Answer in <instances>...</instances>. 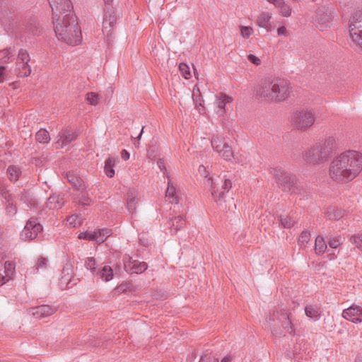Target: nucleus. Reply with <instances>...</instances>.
<instances>
[{"mask_svg":"<svg viewBox=\"0 0 362 362\" xmlns=\"http://www.w3.org/2000/svg\"><path fill=\"white\" fill-rule=\"evenodd\" d=\"M47 259L45 257H40L35 264V270L45 269L47 267Z\"/></svg>","mask_w":362,"mask_h":362,"instance_id":"3c124183","label":"nucleus"},{"mask_svg":"<svg viewBox=\"0 0 362 362\" xmlns=\"http://www.w3.org/2000/svg\"><path fill=\"white\" fill-rule=\"evenodd\" d=\"M204 177L207 178L206 185L210 187L214 201L218 206L223 208L226 202V194L233 186L231 180L225 177H219V182H217V180L215 181L212 177L209 176V174L204 175Z\"/></svg>","mask_w":362,"mask_h":362,"instance_id":"39448f33","label":"nucleus"},{"mask_svg":"<svg viewBox=\"0 0 362 362\" xmlns=\"http://www.w3.org/2000/svg\"><path fill=\"white\" fill-rule=\"evenodd\" d=\"M4 246V234L1 228H0V248H2Z\"/></svg>","mask_w":362,"mask_h":362,"instance_id":"e2e57ef3","label":"nucleus"},{"mask_svg":"<svg viewBox=\"0 0 362 362\" xmlns=\"http://www.w3.org/2000/svg\"><path fill=\"white\" fill-rule=\"evenodd\" d=\"M100 278L105 281H109L113 278V270L111 267L108 265L104 266L98 272Z\"/></svg>","mask_w":362,"mask_h":362,"instance_id":"c9c22d12","label":"nucleus"},{"mask_svg":"<svg viewBox=\"0 0 362 362\" xmlns=\"http://www.w3.org/2000/svg\"><path fill=\"white\" fill-rule=\"evenodd\" d=\"M139 201V193L134 189H130L127 193V206L129 213L134 214L136 209V204Z\"/></svg>","mask_w":362,"mask_h":362,"instance_id":"5701e85b","label":"nucleus"},{"mask_svg":"<svg viewBox=\"0 0 362 362\" xmlns=\"http://www.w3.org/2000/svg\"><path fill=\"white\" fill-rule=\"evenodd\" d=\"M64 205V199L62 196L57 194L51 195L46 202V208L54 210L61 209Z\"/></svg>","mask_w":362,"mask_h":362,"instance_id":"4be33fe9","label":"nucleus"},{"mask_svg":"<svg viewBox=\"0 0 362 362\" xmlns=\"http://www.w3.org/2000/svg\"><path fill=\"white\" fill-rule=\"evenodd\" d=\"M30 61V55L26 49H21L18 51L16 62V72L19 77L28 76L31 73V67L28 64Z\"/></svg>","mask_w":362,"mask_h":362,"instance_id":"9b49d317","label":"nucleus"},{"mask_svg":"<svg viewBox=\"0 0 362 362\" xmlns=\"http://www.w3.org/2000/svg\"><path fill=\"white\" fill-rule=\"evenodd\" d=\"M86 267L94 273L96 272V263L93 257H88L85 262Z\"/></svg>","mask_w":362,"mask_h":362,"instance_id":"09e8293b","label":"nucleus"},{"mask_svg":"<svg viewBox=\"0 0 362 362\" xmlns=\"http://www.w3.org/2000/svg\"><path fill=\"white\" fill-rule=\"evenodd\" d=\"M315 119V112L303 109L294 112L291 115V122L296 129L305 131L313 125Z\"/></svg>","mask_w":362,"mask_h":362,"instance_id":"423d86ee","label":"nucleus"},{"mask_svg":"<svg viewBox=\"0 0 362 362\" xmlns=\"http://www.w3.org/2000/svg\"><path fill=\"white\" fill-rule=\"evenodd\" d=\"M157 165L160 168V170L162 172H163L164 175H165L168 178H170V175H169V174L167 172V169H166V167H165V163L164 159L159 158L157 160Z\"/></svg>","mask_w":362,"mask_h":362,"instance_id":"864d4df0","label":"nucleus"},{"mask_svg":"<svg viewBox=\"0 0 362 362\" xmlns=\"http://www.w3.org/2000/svg\"><path fill=\"white\" fill-rule=\"evenodd\" d=\"M130 154L127 150H122L121 151V157L124 160H127L129 158Z\"/></svg>","mask_w":362,"mask_h":362,"instance_id":"680f3d73","label":"nucleus"},{"mask_svg":"<svg viewBox=\"0 0 362 362\" xmlns=\"http://www.w3.org/2000/svg\"><path fill=\"white\" fill-rule=\"evenodd\" d=\"M52 11V17H59L73 13L70 0H47Z\"/></svg>","mask_w":362,"mask_h":362,"instance_id":"4468645a","label":"nucleus"},{"mask_svg":"<svg viewBox=\"0 0 362 362\" xmlns=\"http://www.w3.org/2000/svg\"><path fill=\"white\" fill-rule=\"evenodd\" d=\"M276 179V182L284 191L294 192L296 189L297 180L295 176L286 172L280 167L272 169L271 172Z\"/></svg>","mask_w":362,"mask_h":362,"instance_id":"6e6552de","label":"nucleus"},{"mask_svg":"<svg viewBox=\"0 0 362 362\" xmlns=\"http://www.w3.org/2000/svg\"><path fill=\"white\" fill-rule=\"evenodd\" d=\"M354 362H362V357H356Z\"/></svg>","mask_w":362,"mask_h":362,"instance_id":"774afa93","label":"nucleus"},{"mask_svg":"<svg viewBox=\"0 0 362 362\" xmlns=\"http://www.w3.org/2000/svg\"><path fill=\"white\" fill-rule=\"evenodd\" d=\"M21 200L30 207L35 205V200L28 192L24 191L21 193Z\"/></svg>","mask_w":362,"mask_h":362,"instance_id":"79ce46f5","label":"nucleus"},{"mask_svg":"<svg viewBox=\"0 0 362 362\" xmlns=\"http://www.w3.org/2000/svg\"><path fill=\"white\" fill-rule=\"evenodd\" d=\"M97 231H101L100 238H98V243H100L104 242L110 235V230L109 229H98Z\"/></svg>","mask_w":362,"mask_h":362,"instance_id":"6e6d98bb","label":"nucleus"},{"mask_svg":"<svg viewBox=\"0 0 362 362\" xmlns=\"http://www.w3.org/2000/svg\"><path fill=\"white\" fill-rule=\"evenodd\" d=\"M171 234H175L179 230L185 226V220L183 216H177L168 221Z\"/></svg>","mask_w":362,"mask_h":362,"instance_id":"b1692460","label":"nucleus"},{"mask_svg":"<svg viewBox=\"0 0 362 362\" xmlns=\"http://www.w3.org/2000/svg\"><path fill=\"white\" fill-rule=\"evenodd\" d=\"M15 270L13 264L11 262H5L4 263L0 259V286L4 285L8 281Z\"/></svg>","mask_w":362,"mask_h":362,"instance_id":"a211bd4d","label":"nucleus"},{"mask_svg":"<svg viewBox=\"0 0 362 362\" xmlns=\"http://www.w3.org/2000/svg\"><path fill=\"white\" fill-rule=\"evenodd\" d=\"M290 83L281 78H266L257 90V96L269 103L287 100L291 93Z\"/></svg>","mask_w":362,"mask_h":362,"instance_id":"7ed1b4c3","label":"nucleus"},{"mask_svg":"<svg viewBox=\"0 0 362 362\" xmlns=\"http://www.w3.org/2000/svg\"><path fill=\"white\" fill-rule=\"evenodd\" d=\"M5 67L4 66H0V83L3 82L4 80V70Z\"/></svg>","mask_w":362,"mask_h":362,"instance_id":"0e129e2a","label":"nucleus"},{"mask_svg":"<svg viewBox=\"0 0 362 362\" xmlns=\"http://www.w3.org/2000/svg\"><path fill=\"white\" fill-rule=\"evenodd\" d=\"M344 215V211L335 207H330L327 211V216L329 219L339 220Z\"/></svg>","mask_w":362,"mask_h":362,"instance_id":"f704fd0d","label":"nucleus"},{"mask_svg":"<svg viewBox=\"0 0 362 362\" xmlns=\"http://www.w3.org/2000/svg\"><path fill=\"white\" fill-rule=\"evenodd\" d=\"M199 362H218V358L210 354H204L202 356Z\"/></svg>","mask_w":362,"mask_h":362,"instance_id":"4d7b16f0","label":"nucleus"},{"mask_svg":"<svg viewBox=\"0 0 362 362\" xmlns=\"http://www.w3.org/2000/svg\"><path fill=\"white\" fill-rule=\"evenodd\" d=\"M2 195H3L4 198L8 202V205L6 208L7 214L10 216H13V215L16 214V211H17L16 207L13 203L10 202V201L11 199V194L8 192H4L2 193Z\"/></svg>","mask_w":362,"mask_h":362,"instance_id":"58836bf2","label":"nucleus"},{"mask_svg":"<svg viewBox=\"0 0 362 362\" xmlns=\"http://www.w3.org/2000/svg\"><path fill=\"white\" fill-rule=\"evenodd\" d=\"M25 30L32 35H40L42 33V28L35 18L28 21L25 25Z\"/></svg>","mask_w":362,"mask_h":362,"instance_id":"a878e982","label":"nucleus"},{"mask_svg":"<svg viewBox=\"0 0 362 362\" xmlns=\"http://www.w3.org/2000/svg\"><path fill=\"white\" fill-rule=\"evenodd\" d=\"M74 276V267L71 262L69 260L64 264L62 272V276L59 279V286L62 290L72 287L74 284H71Z\"/></svg>","mask_w":362,"mask_h":362,"instance_id":"2eb2a0df","label":"nucleus"},{"mask_svg":"<svg viewBox=\"0 0 362 362\" xmlns=\"http://www.w3.org/2000/svg\"><path fill=\"white\" fill-rule=\"evenodd\" d=\"M277 34H278V35L287 36L288 35V31H287L286 28L285 26H284V25L280 26L277 29Z\"/></svg>","mask_w":362,"mask_h":362,"instance_id":"052dcab7","label":"nucleus"},{"mask_svg":"<svg viewBox=\"0 0 362 362\" xmlns=\"http://www.w3.org/2000/svg\"><path fill=\"white\" fill-rule=\"evenodd\" d=\"M334 8L332 4H326L319 6L315 12L314 22L320 30H325L329 27L334 18Z\"/></svg>","mask_w":362,"mask_h":362,"instance_id":"0eeeda50","label":"nucleus"},{"mask_svg":"<svg viewBox=\"0 0 362 362\" xmlns=\"http://www.w3.org/2000/svg\"><path fill=\"white\" fill-rule=\"evenodd\" d=\"M305 312L307 317L317 320L320 317V310L315 305H309L305 308Z\"/></svg>","mask_w":362,"mask_h":362,"instance_id":"2f4dec72","label":"nucleus"},{"mask_svg":"<svg viewBox=\"0 0 362 362\" xmlns=\"http://www.w3.org/2000/svg\"><path fill=\"white\" fill-rule=\"evenodd\" d=\"M232 361V356H227L224 357L221 362H231Z\"/></svg>","mask_w":362,"mask_h":362,"instance_id":"69168bd1","label":"nucleus"},{"mask_svg":"<svg viewBox=\"0 0 362 362\" xmlns=\"http://www.w3.org/2000/svg\"><path fill=\"white\" fill-rule=\"evenodd\" d=\"M213 148L225 160H230L233 158V152L231 147L224 141L220 136H214L211 139Z\"/></svg>","mask_w":362,"mask_h":362,"instance_id":"ddd939ff","label":"nucleus"},{"mask_svg":"<svg viewBox=\"0 0 362 362\" xmlns=\"http://www.w3.org/2000/svg\"><path fill=\"white\" fill-rule=\"evenodd\" d=\"M270 4H274L279 8V12L284 17H288L291 15V7L286 4L284 0H267Z\"/></svg>","mask_w":362,"mask_h":362,"instance_id":"393cba45","label":"nucleus"},{"mask_svg":"<svg viewBox=\"0 0 362 362\" xmlns=\"http://www.w3.org/2000/svg\"><path fill=\"white\" fill-rule=\"evenodd\" d=\"M284 308L282 306H279L276 310H274L272 313H269L268 317H266V322L272 329L273 334L276 332V320L278 321V315H281L280 309Z\"/></svg>","mask_w":362,"mask_h":362,"instance_id":"cd10ccee","label":"nucleus"},{"mask_svg":"<svg viewBox=\"0 0 362 362\" xmlns=\"http://www.w3.org/2000/svg\"><path fill=\"white\" fill-rule=\"evenodd\" d=\"M281 315H278V322L282 328L290 334H295V328L291 319V313L286 308L280 309Z\"/></svg>","mask_w":362,"mask_h":362,"instance_id":"f3484780","label":"nucleus"},{"mask_svg":"<svg viewBox=\"0 0 362 362\" xmlns=\"http://www.w3.org/2000/svg\"><path fill=\"white\" fill-rule=\"evenodd\" d=\"M342 243L341 237L337 236L329 239L328 245L330 247L336 249Z\"/></svg>","mask_w":362,"mask_h":362,"instance_id":"8fccbe9b","label":"nucleus"},{"mask_svg":"<svg viewBox=\"0 0 362 362\" xmlns=\"http://www.w3.org/2000/svg\"><path fill=\"white\" fill-rule=\"evenodd\" d=\"M342 317L354 323L362 322V308L358 305H352L344 309L342 312Z\"/></svg>","mask_w":362,"mask_h":362,"instance_id":"dca6fc26","label":"nucleus"},{"mask_svg":"<svg viewBox=\"0 0 362 362\" xmlns=\"http://www.w3.org/2000/svg\"><path fill=\"white\" fill-rule=\"evenodd\" d=\"M271 18L272 15L269 13H262L257 17V23L260 28H264L267 32H271L272 30Z\"/></svg>","mask_w":362,"mask_h":362,"instance_id":"bb28decb","label":"nucleus"},{"mask_svg":"<svg viewBox=\"0 0 362 362\" xmlns=\"http://www.w3.org/2000/svg\"><path fill=\"white\" fill-rule=\"evenodd\" d=\"M67 221L73 227H77L81 225V220L78 215H72L68 218Z\"/></svg>","mask_w":362,"mask_h":362,"instance_id":"603ef678","label":"nucleus"},{"mask_svg":"<svg viewBox=\"0 0 362 362\" xmlns=\"http://www.w3.org/2000/svg\"><path fill=\"white\" fill-rule=\"evenodd\" d=\"M79 203L83 206H88L91 203V199L86 194H83L80 197Z\"/></svg>","mask_w":362,"mask_h":362,"instance_id":"bf43d9fd","label":"nucleus"},{"mask_svg":"<svg viewBox=\"0 0 362 362\" xmlns=\"http://www.w3.org/2000/svg\"><path fill=\"white\" fill-rule=\"evenodd\" d=\"M327 249V244L324 238L318 235L315 239V252L316 255H322Z\"/></svg>","mask_w":362,"mask_h":362,"instance_id":"72a5a7b5","label":"nucleus"},{"mask_svg":"<svg viewBox=\"0 0 362 362\" xmlns=\"http://www.w3.org/2000/svg\"><path fill=\"white\" fill-rule=\"evenodd\" d=\"M247 59L252 63L253 64L258 66L261 64V60L259 57L253 54H250L247 55Z\"/></svg>","mask_w":362,"mask_h":362,"instance_id":"13d9d810","label":"nucleus"},{"mask_svg":"<svg viewBox=\"0 0 362 362\" xmlns=\"http://www.w3.org/2000/svg\"><path fill=\"white\" fill-rule=\"evenodd\" d=\"M54 30L57 39L68 45H76L81 40V31L76 17L71 13L52 17Z\"/></svg>","mask_w":362,"mask_h":362,"instance_id":"f03ea898","label":"nucleus"},{"mask_svg":"<svg viewBox=\"0 0 362 362\" xmlns=\"http://www.w3.org/2000/svg\"><path fill=\"white\" fill-rule=\"evenodd\" d=\"M336 141L329 136L317 142L303 153V160L310 164L319 165L324 163L332 156L334 151Z\"/></svg>","mask_w":362,"mask_h":362,"instance_id":"20e7f679","label":"nucleus"},{"mask_svg":"<svg viewBox=\"0 0 362 362\" xmlns=\"http://www.w3.org/2000/svg\"><path fill=\"white\" fill-rule=\"evenodd\" d=\"M350 240L357 248L362 250V233L354 235Z\"/></svg>","mask_w":362,"mask_h":362,"instance_id":"49530a36","label":"nucleus"},{"mask_svg":"<svg viewBox=\"0 0 362 362\" xmlns=\"http://www.w3.org/2000/svg\"><path fill=\"white\" fill-rule=\"evenodd\" d=\"M117 162H118V159L112 158V157L108 158L105 160L104 170L107 177H112L114 176V175H115L114 167Z\"/></svg>","mask_w":362,"mask_h":362,"instance_id":"7c9ffc66","label":"nucleus"},{"mask_svg":"<svg viewBox=\"0 0 362 362\" xmlns=\"http://www.w3.org/2000/svg\"><path fill=\"white\" fill-rule=\"evenodd\" d=\"M77 136L78 134L76 132L66 129L59 133L57 144L60 148H63L64 146L71 144Z\"/></svg>","mask_w":362,"mask_h":362,"instance_id":"6ab92c4d","label":"nucleus"},{"mask_svg":"<svg viewBox=\"0 0 362 362\" xmlns=\"http://www.w3.org/2000/svg\"><path fill=\"white\" fill-rule=\"evenodd\" d=\"M8 178L11 181L16 182L18 180L21 174L20 169L15 165H10L7 169Z\"/></svg>","mask_w":362,"mask_h":362,"instance_id":"ea45409f","label":"nucleus"},{"mask_svg":"<svg viewBox=\"0 0 362 362\" xmlns=\"http://www.w3.org/2000/svg\"><path fill=\"white\" fill-rule=\"evenodd\" d=\"M362 171V153L354 150L345 151L329 163V176L337 183H347L357 177Z\"/></svg>","mask_w":362,"mask_h":362,"instance_id":"f257e3e1","label":"nucleus"},{"mask_svg":"<svg viewBox=\"0 0 362 362\" xmlns=\"http://www.w3.org/2000/svg\"><path fill=\"white\" fill-rule=\"evenodd\" d=\"M127 259H128V262H127L126 259H124V267L127 271H131L136 274H141L145 272L148 268L147 264L144 262H141L137 260L131 261V257H127Z\"/></svg>","mask_w":362,"mask_h":362,"instance_id":"412c9836","label":"nucleus"},{"mask_svg":"<svg viewBox=\"0 0 362 362\" xmlns=\"http://www.w3.org/2000/svg\"><path fill=\"white\" fill-rule=\"evenodd\" d=\"M165 197L171 204H177L178 197L177 196L176 188L170 178L168 181V187L165 192Z\"/></svg>","mask_w":362,"mask_h":362,"instance_id":"c85d7f7f","label":"nucleus"},{"mask_svg":"<svg viewBox=\"0 0 362 362\" xmlns=\"http://www.w3.org/2000/svg\"><path fill=\"white\" fill-rule=\"evenodd\" d=\"M12 57L10 49H4L0 51V62L1 63H8Z\"/></svg>","mask_w":362,"mask_h":362,"instance_id":"c03bdc74","label":"nucleus"},{"mask_svg":"<svg viewBox=\"0 0 362 362\" xmlns=\"http://www.w3.org/2000/svg\"><path fill=\"white\" fill-rule=\"evenodd\" d=\"M278 221L280 222L281 225L285 228H290L293 226L295 222L291 219V217L288 216H282L280 215L278 217Z\"/></svg>","mask_w":362,"mask_h":362,"instance_id":"a19ab883","label":"nucleus"},{"mask_svg":"<svg viewBox=\"0 0 362 362\" xmlns=\"http://www.w3.org/2000/svg\"><path fill=\"white\" fill-rule=\"evenodd\" d=\"M113 0H104V3H105V8H107V6H112L111 5V3L112 2Z\"/></svg>","mask_w":362,"mask_h":362,"instance_id":"338daca9","label":"nucleus"},{"mask_svg":"<svg viewBox=\"0 0 362 362\" xmlns=\"http://www.w3.org/2000/svg\"><path fill=\"white\" fill-rule=\"evenodd\" d=\"M233 100L232 98L221 93L216 96V103L217 107L221 110H223L225 109L226 105L227 103H231Z\"/></svg>","mask_w":362,"mask_h":362,"instance_id":"473e14b6","label":"nucleus"},{"mask_svg":"<svg viewBox=\"0 0 362 362\" xmlns=\"http://www.w3.org/2000/svg\"><path fill=\"white\" fill-rule=\"evenodd\" d=\"M66 177L69 182H71L78 190L83 192L86 189V187L85 183L80 177L76 176L72 173H67Z\"/></svg>","mask_w":362,"mask_h":362,"instance_id":"c756f323","label":"nucleus"},{"mask_svg":"<svg viewBox=\"0 0 362 362\" xmlns=\"http://www.w3.org/2000/svg\"><path fill=\"white\" fill-rule=\"evenodd\" d=\"M56 311L54 308L49 305H42L30 309L29 313L37 319L48 317Z\"/></svg>","mask_w":362,"mask_h":362,"instance_id":"aec40b11","label":"nucleus"},{"mask_svg":"<svg viewBox=\"0 0 362 362\" xmlns=\"http://www.w3.org/2000/svg\"><path fill=\"white\" fill-rule=\"evenodd\" d=\"M86 100L89 104L96 105L98 103V95L93 92H89L86 94Z\"/></svg>","mask_w":362,"mask_h":362,"instance_id":"de8ad7c7","label":"nucleus"},{"mask_svg":"<svg viewBox=\"0 0 362 362\" xmlns=\"http://www.w3.org/2000/svg\"><path fill=\"white\" fill-rule=\"evenodd\" d=\"M349 33L352 41L362 48V11H356L350 20Z\"/></svg>","mask_w":362,"mask_h":362,"instance_id":"1a4fd4ad","label":"nucleus"},{"mask_svg":"<svg viewBox=\"0 0 362 362\" xmlns=\"http://www.w3.org/2000/svg\"><path fill=\"white\" fill-rule=\"evenodd\" d=\"M42 230V225L37 218H30L26 223L23 230L21 233V238L23 240L35 239Z\"/></svg>","mask_w":362,"mask_h":362,"instance_id":"f8f14e48","label":"nucleus"},{"mask_svg":"<svg viewBox=\"0 0 362 362\" xmlns=\"http://www.w3.org/2000/svg\"><path fill=\"white\" fill-rule=\"evenodd\" d=\"M179 70L182 74V76L185 79H189L192 76L189 67V66L185 63H180L179 65Z\"/></svg>","mask_w":362,"mask_h":362,"instance_id":"a18cd8bd","label":"nucleus"},{"mask_svg":"<svg viewBox=\"0 0 362 362\" xmlns=\"http://www.w3.org/2000/svg\"><path fill=\"white\" fill-rule=\"evenodd\" d=\"M36 141L41 144H47L50 140L49 132L45 129H40L35 134Z\"/></svg>","mask_w":362,"mask_h":362,"instance_id":"4c0bfd02","label":"nucleus"},{"mask_svg":"<svg viewBox=\"0 0 362 362\" xmlns=\"http://www.w3.org/2000/svg\"><path fill=\"white\" fill-rule=\"evenodd\" d=\"M310 238V233L308 230H303L298 238V245L300 247H305Z\"/></svg>","mask_w":362,"mask_h":362,"instance_id":"37998d69","label":"nucleus"},{"mask_svg":"<svg viewBox=\"0 0 362 362\" xmlns=\"http://www.w3.org/2000/svg\"><path fill=\"white\" fill-rule=\"evenodd\" d=\"M101 234V231H93V232H81L79 233L78 238L79 239H85L88 240H96L98 243V238Z\"/></svg>","mask_w":362,"mask_h":362,"instance_id":"e433bc0d","label":"nucleus"},{"mask_svg":"<svg viewBox=\"0 0 362 362\" xmlns=\"http://www.w3.org/2000/svg\"><path fill=\"white\" fill-rule=\"evenodd\" d=\"M117 22L116 10L113 6L104 8L103 34L109 40L112 35L114 26Z\"/></svg>","mask_w":362,"mask_h":362,"instance_id":"9d476101","label":"nucleus"},{"mask_svg":"<svg viewBox=\"0 0 362 362\" xmlns=\"http://www.w3.org/2000/svg\"><path fill=\"white\" fill-rule=\"evenodd\" d=\"M241 35L244 38H248L252 33V28L249 26H242L240 29Z\"/></svg>","mask_w":362,"mask_h":362,"instance_id":"5fc2aeb1","label":"nucleus"}]
</instances>
